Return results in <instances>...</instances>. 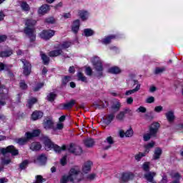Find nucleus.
Segmentation results:
<instances>
[{"mask_svg":"<svg viewBox=\"0 0 183 183\" xmlns=\"http://www.w3.org/2000/svg\"><path fill=\"white\" fill-rule=\"evenodd\" d=\"M4 89H5L6 92H8L4 86H1L0 84V109L6 104L5 102V99H6V94L4 93Z\"/></svg>","mask_w":183,"mask_h":183,"instance_id":"obj_11","label":"nucleus"},{"mask_svg":"<svg viewBox=\"0 0 183 183\" xmlns=\"http://www.w3.org/2000/svg\"><path fill=\"white\" fill-rule=\"evenodd\" d=\"M55 35V31L54 30H44L40 34V38L44 39L45 41H48V39H51L52 36Z\"/></svg>","mask_w":183,"mask_h":183,"instance_id":"obj_9","label":"nucleus"},{"mask_svg":"<svg viewBox=\"0 0 183 183\" xmlns=\"http://www.w3.org/2000/svg\"><path fill=\"white\" fill-rule=\"evenodd\" d=\"M69 46H71V42L64 41L63 44L59 46V48L61 49H66V48H69Z\"/></svg>","mask_w":183,"mask_h":183,"instance_id":"obj_42","label":"nucleus"},{"mask_svg":"<svg viewBox=\"0 0 183 183\" xmlns=\"http://www.w3.org/2000/svg\"><path fill=\"white\" fill-rule=\"evenodd\" d=\"M96 177H97V174L93 173V174H89L86 177V179L87 181H94V179L96 178Z\"/></svg>","mask_w":183,"mask_h":183,"instance_id":"obj_51","label":"nucleus"},{"mask_svg":"<svg viewBox=\"0 0 183 183\" xmlns=\"http://www.w3.org/2000/svg\"><path fill=\"white\" fill-rule=\"evenodd\" d=\"M112 109L114 112H118V111L121 109V102H119V100H117L115 102L113 103L112 106Z\"/></svg>","mask_w":183,"mask_h":183,"instance_id":"obj_24","label":"nucleus"},{"mask_svg":"<svg viewBox=\"0 0 183 183\" xmlns=\"http://www.w3.org/2000/svg\"><path fill=\"white\" fill-rule=\"evenodd\" d=\"M44 127L48 130V129H53L54 130V122L51 119H46L44 122Z\"/></svg>","mask_w":183,"mask_h":183,"instance_id":"obj_19","label":"nucleus"},{"mask_svg":"<svg viewBox=\"0 0 183 183\" xmlns=\"http://www.w3.org/2000/svg\"><path fill=\"white\" fill-rule=\"evenodd\" d=\"M133 102H134V99L132 97H129L127 99V104H128V105L132 104Z\"/></svg>","mask_w":183,"mask_h":183,"instance_id":"obj_62","label":"nucleus"},{"mask_svg":"<svg viewBox=\"0 0 183 183\" xmlns=\"http://www.w3.org/2000/svg\"><path fill=\"white\" fill-rule=\"evenodd\" d=\"M108 72H109V74H120L121 72V69H119V67L118 66H113L109 69Z\"/></svg>","mask_w":183,"mask_h":183,"instance_id":"obj_32","label":"nucleus"},{"mask_svg":"<svg viewBox=\"0 0 183 183\" xmlns=\"http://www.w3.org/2000/svg\"><path fill=\"white\" fill-rule=\"evenodd\" d=\"M171 177L173 180L171 183H179V179H181V174L178 172L172 173Z\"/></svg>","mask_w":183,"mask_h":183,"instance_id":"obj_26","label":"nucleus"},{"mask_svg":"<svg viewBox=\"0 0 183 183\" xmlns=\"http://www.w3.org/2000/svg\"><path fill=\"white\" fill-rule=\"evenodd\" d=\"M41 59L44 65H48V64H49V57H48L45 54H41Z\"/></svg>","mask_w":183,"mask_h":183,"instance_id":"obj_40","label":"nucleus"},{"mask_svg":"<svg viewBox=\"0 0 183 183\" xmlns=\"http://www.w3.org/2000/svg\"><path fill=\"white\" fill-rule=\"evenodd\" d=\"M44 145H45V149L46 151H49L50 149H54L55 152H61V151H65L66 149V146L63 145L62 147L54 144L52 142H51V139L49 138L44 139Z\"/></svg>","mask_w":183,"mask_h":183,"instance_id":"obj_3","label":"nucleus"},{"mask_svg":"<svg viewBox=\"0 0 183 183\" xmlns=\"http://www.w3.org/2000/svg\"><path fill=\"white\" fill-rule=\"evenodd\" d=\"M71 31L74 33V34H77L78 31H79V20H75L73 22V25L71 27Z\"/></svg>","mask_w":183,"mask_h":183,"instance_id":"obj_23","label":"nucleus"},{"mask_svg":"<svg viewBox=\"0 0 183 183\" xmlns=\"http://www.w3.org/2000/svg\"><path fill=\"white\" fill-rule=\"evenodd\" d=\"M55 98H56V94H55L54 93H50L47 96V99L48 101H50V102H52L53 101H54Z\"/></svg>","mask_w":183,"mask_h":183,"instance_id":"obj_46","label":"nucleus"},{"mask_svg":"<svg viewBox=\"0 0 183 183\" xmlns=\"http://www.w3.org/2000/svg\"><path fill=\"white\" fill-rule=\"evenodd\" d=\"M114 118H115V114H114L113 113L108 115L106 118L107 123L111 124V122H112V120L114 119Z\"/></svg>","mask_w":183,"mask_h":183,"instance_id":"obj_44","label":"nucleus"},{"mask_svg":"<svg viewBox=\"0 0 183 183\" xmlns=\"http://www.w3.org/2000/svg\"><path fill=\"white\" fill-rule=\"evenodd\" d=\"M61 130V129H64V124L63 123H58L56 124V127H54L53 131H56V130Z\"/></svg>","mask_w":183,"mask_h":183,"instance_id":"obj_49","label":"nucleus"},{"mask_svg":"<svg viewBox=\"0 0 183 183\" xmlns=\"http://www.w3.org/2000/svg\"><path fill=\"white\" fill-rule=\"evenodd\" d=\"M165 71V68L164 67H157L155 69V74H161Z\"/></svg>","mask_w":183,"mask_h":183,"instance_id":"obj_53","label":"nucleus"},{"mask_svg":"<svg viewBox=\"0 0 183 183\" xmlns=\"http://www.w3.org/2000/svg\"><path fill=\"white\" fill-rule=\"evenodd\" d=\"M93 65L97 72V76L100 78V76H102V71H104V67H102V61L99 58L95 57L93 59Z\"/></svg>","mask_w":183,"mask_h":183,"instance_id":"obj_5","label":"nucleus"},{"mask_svg":"<svg viewBox=\"0 0 183 183\" xmlns=\"http://www.w3.org/2000/svg\"><path fill=\"white\" fill-rule=\"evenodd\" d=\"M124 118H125V114L123 112H120L117 116L116 119H118V121H124Z\"/></svg>","mask_w":183,"mask_h":183,"instance_id":"obj_45","label":"nucleus"},{"mask_svg":"<svg viewBox=\"0 0 183 183\" xmlns=\"http://www.w3.org/2000/svg\"><path fill=\"white\" fill-rule=\"evenodd\" d=\"M21 8L22 11H24V12H28V11L31 9V8L29 7V4L26 3V1H21Z\"/></svg>","mask_w":183,"mask_h":183,"instance_id":"obj_34","label":"nucleus"},{"mask_svg":"<svg viewBox=\"0 0 183 183\" xmlns=\"http://www.w3.org/2000/svg\"><path fill=\"white\" fill-rule=\"evenodd\" d=\"M61 165H66V156L63 157L60 161Z\"/></svg>","mask_w":183,"mask_h":183,"instance_id":"obj_61","label":"nucleus"},{"mask_svg":"<svg viewBox=\"0 0 183 183\" xmlns=\"http://www.w3.org/2000/svg\"><path fill=\"white\" fill-rule=\"evenodd\" d=\"M133 81L134 82V85H137V86L135 89L127 91L125 93L127 97L132 95V94H135V92H138V91L141 89V84H138V80H134Z\"/></svg>","mask_w":183,"mask_h":183,"instance_id":"obj_14","label":"nucleus"},{"mask_svg":"<svg viewBox=\"0 0 183 183\" xmlns=\"http://www.w3.org/2000/svg\"><path fill=\"white\" fill-rule=\"evenodd\" d=\"M75 105V100L72 99L70 102L64 104H63V108L64 109H71V108H72V107H74Z\"/></svg>","mask_w":183,"mask_h":183,"instance_id":"obj_30","label":"nucleus"},{"mask_svg":"<svg viewBox=\"0 0 183 183\" xmlns=\"http://www.w3.org/2000/svg\"><path fill=\"white\" fill-rule=\"evenodd\" d=\"M7 38L6 35H0V42H4Z\"/></svg>","mask_w":183,"mask_h":183,"instance_id":"obj_63","label":"nucleus"},{"mask_svg":"<svg viewBox=\"0 0 183 183\" xmlns=\"http://www.w3.org/2000/svg\"><path fill=\"white\" fill-rule=\"evenodd\" d=\"M48 11H49V6H48V4H44L39 8L38 12L39 15H44V14H46Z\"/></svg>","mask_w":183,"mask_h":183,"instance_id":"obj_20","label":"nucleus"},{"mask_svg":"<svg viewBox=\"0 0 183 183\" xmlns=\"http://www.w3.org/2000/svg\"><path fill=\"white\" fill-rule=\"evenodd\" d=\"M1 164H2V165H8V164H11V159H5L2 158Z\"/></svg>","mask_w":183,"mask_h":183,"instance_id":"obj_54","label":"nucleus"},{"mask_svg":"<svg viewBox=\"0 0 183 183\" xmlns=\"http://www.w3.org/2000/svg\"><path fill=\"white\" fill-rule=\"evenodd\" d=\"M166 118L169 122H174V119H175V115H174V112L169 111L166 114Z\"/></svg>","mask_w":183,"mask_h":183,"instance_id":"obj_25","label":"nucleus"},{"mask_svg":"<svg viewBox=\"0 0 183 183\" xmlns=\"http://www.w3.org/2000/svg\"><path fill=\"white\" fill-rule=\"evenodd\" d=\"M36 98L29 99L27 107H29V108H32V105H34V104H36Z\"/></svg>","mask_w":183,"mask_h":183,"instance_id":"obj_43","label":"nucleus"},{"mask_svg":"<svg viewBox=\"0 0 183 183\" xmlns=\"http://www.w3.org/2000/svg\"><path fill=\"white\" fill-rule=\"evenodd\" d=\"M36 24V21L31 19H27L25 22L26 27L24 28V34L29 36L31 42L36 39L35 27H34Z\"/></svg>","mask_w":183,"mask_h":183,"instance_id":"obj_2","label":"nucleus"},{"mask_svg":"<svg viewBox=\"0 0 183 183\" xmlns=\"http://www.w3.org/2000/svg\"><path fill=\"white\" fill-rule=\"evenodd\" d=\"M79 15L80 18L82 19V21H85L86 19H88V12L87 11H79Z\"/></svg>","mask_w":183,"mask_h":183,"instance_id":"obj_38","label":"nucleus"},{"mask_svg":"<svg viewBox=\"0 0 183 183\" xmlns=\"http://www.w3.org/2000/svg\"><path fill=\"white\" fill-rule=\"evenodd\" d=\"M154 145H155V142H151L148 143L147 145H145L144 147L146 149V152H149V149H151V148H154Z\"/></svg>","mask_w":183,"mask_h":183,"instance_id":"obj_41","label":"nucleus"},{"mask_svg":"<svg viewBox=\"0 0 183 183\" xmlns=\"http://www.w3.org/2000/svg\"><path fill=\"white\" fill-rule=\"evenodd\" d=\"M124 112V115H127V114H130L131 113V109L129 108H125L124 111H122Z\"/></svg>","mask_w":183,"mask_h":183,"instance_id":"obj_64","label":"nucleus"},{"mask_svg":"<svg viewBox=\"0 0 183 183\" xmlns=\"http://www.w3.org/2000/svg\"><path fill=\"white\" fill-rule=\"evenodd\" d=\"M83 178L82 173L79 169L72 168L70 169L68 176L64 175L61 177L60 182L68 183L69 181L70 182L76 183L82 181Z\"/></svg>","mask_w":183,"mask_h":183,"instance_id":"obj_1","label":"nucleus"},{"mask_svg":"<svg viewBox=\"0 0 183 183\" xmlns=\"http://www.w3.org/2000/svg\"><path fill=\"white\" fill-rule=\"evenodd\" d=\"M44 117V113L41 111H35L31 114V119L33 121H36L37 119H41Z\"/></svg>","mask_w":183,"mask_h":183,"instance_id":"obj_18","label":"nucleus"},{"mask_svg":"<svg viewBox=\"0 0 183 183\" xmlns=\"http://www.w3.org/2000/svg\"><path fill=\"white\" fill-rule=\"evenodd\" d=\"M135 178V174L132 172H124L122 173L121 177L119 179L121 183L129 182Z\"/></svg>","mask_w":183,"mask_h":183,"instance_id":"obj_6","label":"nucleus"},{"mask_svg":"<svg viewBox=\"0 0 183 183\" xmlns=\"http://www.w3.org/2000/svg\"><path fill=\"white\" fill-rule=\"evenodd\" d=\"M94 144H95V141H94L93 139H86L84 140V145L87 148H92Z\"/></svg>","mask_w":183,"mask_h":183,"instance_id":"obj_29","label":"nucleus"},{"mask_svg":"<svg viewBox=\"0 0 183 183\" xmlns=\"http://www.w3.org/2000/svg\"><path fill=\"white\" fill-rule=\"evenodd\" d=\"M71 78L69 76H64V78L62 79L63 85H66V84H68V82H69L71 81Z\"/></svg>","mask_w":183,"mask_h":183,"instance_id":"obj_48","label":"nucleus"},{"mask_svg":"<svg viewBox=\"0 0 183 183\" xmlns=\"http://www.w3.org/2000/svg\"><path fill=\"white\" fill-rule=\"evenodd\" d=\"M155 175H157V173L154 172H149V173H147L146 174H144V177L147 181H149V182H152V181H154V177H155Z\"/></svg>","mask_w":183,"mask_h":183,"instance_id":"obj_27","label":"nucleus"},{"mask_svg":"<svg viewBox=\"0 0 183 183\" xmlns=\"http://www.w3.org/2000/svg\"><path fill=\"white\" fill-rule=\"evenodd\" d=\"M34 164H37V165H45L46 164V156L45 154L39 155L36 159L34 160Z\"/></svg>","mask_w":183,"mask_h":183,"instance_id":"obj_13","label":"nucleus"},{"mask_svg":"<svg viewBox=\"0 0 183 183\" xmlns=\"http://www.w3.org/2000/svg\"><path fill=\"white\" fill-rule=\"evenodd\" d=\"M28 164H29V161L24 160L22 162V163L20 164L19 167L21 169H25V168H26V167H28Z\"/></svg>","mask_w":183,"mask_h":183,"instance_id":"obj_47","label":"nucleus"},{"mask_svg":"<svg viewBox=\"0 0 183 183\" xmlns=\"http://www.w3.org/2000/svg\"><path fill=\"white\" fill-rule=\"evenodd\" d=\"M23 66V74L25 76H28V75L31 74V69L32 66L29 64V61L26 60H21Z\"/></svg>","mask_w":183,"mask_h":183,"instance_id":"obj_10","label":"nucleus"},{"mask_svg":"<svg viewBox=\"0 0 183 183\" xmlns=\"http://www.w3.org/2000/svg\"><path fill=\"white\" fill-rule=\"evenodd\" d=\"M20 88L21 89H26V88H28V85H26L25 84V81H24V80L21 81V82H20Z\"/></svg>","mask_w":183,"mask_h":183,"instance_id":"obj_52","label":"nucleus"},{"mask_svg":"<svg viewBox=\"0 0 183 183\" xmlns=\"http://www.w3.org/2000/svg\"><path fill=\"white\" fill-rule=\"evenodd\" d=\"M42 86H44V83H39L36 85V86L34 89V91L35 92L39 91V89H41V88H42Z\"/></svg>","mask_w":183,"mask_h":183,"instance_id":"obj_56","label":"nucleus"},{"mask_svg":"<svg viewBox=\"0 0 183 183\" xmlns=\"http://www.w3.org/2000/svg\"><path fill=\"white\" fill-rule=\"evenodd\" d=\"M154 101L155 98H154V97H150L147 99L146 102L147 104H152V102H154Z\"/></svg>","mask_w":183,"mask_h":183,"instance_id":"obj_59","label":"nucleus"},{"mask_svg":"<svg viewBox=\"0 0 183 183\" xmlns=\"http://www.w3.org/2000/svg\"><path fill=\"white\" fill-rule=\"evenodd\" d=\"M159 127L161 124L157 122H154L149 127V133L145 134L143 136L144 141H149L151 139V137H157V133L159 129Z\"/></svg>","mask_w":183,"mask_h":183,"instance_id":"obj_4","label":"nucleus"},{"mask_svg":"<svg viewBox=\"0 0 183 183\" xmlns=\"http://www.w3.org/2000/svg\"><path fill=\"white\" fill-rule=\"evenodd\" d=\"M137 111H139V112H142V114H145V112H147V108L140 107L137 109Z\"/></svg>","mask_w":183,"mask_h":183,"instance_id":"obj_60","label":"nucleus"},{"mask_svg":"<svg viewBox=\"0 0 183 183\" xmlns=\"http://www.w3.org/2000/svg\"><path fill=\"white\" fill-rule=\"evenodd\" d=\"M39 134H41V130L36 129V130H34L31 133L26 132V137H27V139H32V138L35 137H39Z\"/></svg>","mask_w":183,"mask_h":183,"instance_id":"obj_17","label":"nucleus"},{"mask_svg":"<svg viewBox=\"0 0 183 183\" xmlns=\"http://www.w3.org/2000/svg\"><path fill=\"white\" fill-rule=\"evenodd\" d=\"M28 139H28V137L19 138L16 140V142L19 145H24V144H26V142H28Z\"/></svg>","mask_w":183,"mask_h":183,"instance_id":"obj_36","label":"nucleus"},{"mask_svg":"<svg viewBox=\"0 0 183 183\" xmlns=\"http://www.w3.org/2000/svg\"><path fill=\"white\" fill-rule=\"evenodd\" d=\"M91 167H92V162L87 161L84 162L83 167H82V172L84 174H88L91 171Z\"/></svg>","mask_w":183,"mask_h":183,"instance_id":"obj_16","label":"nucleus"},{"mask_svg":"<svg viewBox=\"0 0 183 183\" xmlns=\"http://www.w3.org/2000/svg\"><path fill=\"white\" fill-rule=\"evenodd\" d=\"M85 74L91 76V75H92V69H91V67L86 68Z\"/></svg>","mask_w":183,"mask_h":183,"instance_id":"obj_57","label":"nucleus"},{"mask_svg":"<svg viewBox=\"0 0 183 183\" xmlns=\"http://www.w3.org/2000/svg\"><path fill=\"white\" fill-rule=\"evenodd\" d=\"M115 35H110L109 36L105 37L104 39H102L101 42L104 45H108V44H111L112 39H115Z\"/></svg>","mask_w":183,"mask_h":183,"instance_id":"obj_21","label":"nucleus"},{"mask_svg":"<svg viewBox=\"0 0 183 183\" xmlns=\"http://www.w3.org/2000/svg\"><path fill=\"white\" fill-rule=\"evenodd\" d=\"M114 144V139L112 137H108L104 142L102 143L104 149H109L111 146Z\"/></svg>","mask_w":183,"mask_h":183,"instance_id":"obj_12","label":"nucleus"},{"mask_svg":"<svg viewBox=\"0 0 183 183\" xmlns=\"http://www.w3.org/2000/svg\"><path fill=\"white\" fill-rule=\"evenodd\" d=\"M12 54H14V51H12V49H9V50H6L0 52V56L1 58H6L8 56H11Z\"/></svg>","mask_w":183,"mask_h":183,"instance_id":"obj_28","label":"nucleus"},{"mask_svg":"<svg viewBox=\"0 0 183 183\" xmlns=\"http://www.w3.org/2000/svg\"><path fill=\"white\" fill-rule=\"evenodd\" d=\"M147 155V152H139L138 154H137L134 156V159H136V161H137L138 162H139V161H141V159H142L143 157H145Z\"/></svg>","mask_w":183,"mask_h":183,"instance_id":"obj_37","label":"nucleus"},{"mask_svg":"<svg viewBox=\"0 0 183 183\" xmlns=\"http://www.w3.org/2000/svg\"><path fill=\"white\" fill-rule=\"evenodd\" d=\"M162 111H164V107H162V106H157L154 107L155 112L159 113L162 112Z\"/></svg>","mask_w":183,"mask_h":183,"instance_id":"obj_55","label":"nucleus"},{"mask_svg":"<svg viewBox=\"0 0 183 183\" xmlns=\"http://www.w3.org/2000/svg\"><path fill=\"white\" fill-rule=\"evenodd\" d=\"M62 54V50L61 49H58V50H53L49 52V56L54 57V56H59Z\"/></svg>","mask_w":183,"mask_h":183,"instance_id":"obj_31","label":"nucleus"},{"mask_svg":"<svg viewBox=\"0 0 183 183\" xmlns=\"http://www.w3.org/2000/svg\"><path fill=\"white\" fill-rule=\"evenodd\" d=\"M66 149H68L74 155H81L82 154V148L76 144H71L69 146L66 147Z\"/></svg>","mask_w":183,"mask_h":183,"instance_id":"obj_7","label":"nucleus"},{"mask_svg":"<svg viewBox=\"0 0 183 183\" xmlns=\"http://www.w3.org/2000/svg\"><path fill=\"white\" fill-rule=\"evenodd\" d=\"M162 154V150L160 148H156L154 149V159H159Z\"/></svg>","mask_w":183,"mask_h":183,"instance_id":"obj_33","label":"nucleus"},{"mask_svg":"<svg viewBox=\"0 0 183 183\" xmlns=\"http://www.w3.org/2000/svg\"><path fill=\"white\" fill-rule=\"evenodd\" d=\"M1 154H3V155H6V154H8V152H9L10 154H11V155H18L19 152L18 149H15V147L12 145H10L9 147H7L6 148H2L1 149Z\"/></svg>","mask_w":183,"mask_h":183,"instance_id":"obj_8","label":"nucleus"},{"mask_svg":"<svg viewBox=\"0 0 183 183\" xmlns=\"http://www.w3.org/2000/svg\"><path fill=\"white\" fill-rule=\"evenodd\" d=\"M46 22H47V24H55V19H54V17H49L46 19Z\"/></svg>","mask_w":183,"mask_h":183,"instance_id":"obj_58","label":"nucleus"},{"mask_svg":"<svg viewBox=\"0 0 183 183\" xmlns=\"http://www.w3.org/2000/svg\"><path fill=\"white\" fill-rule=\"evenodd\" d=\"M142 168L146 172H148V171H149V162H144L142 165Z\"/></svg>","mask_w":183,"mask_h":183,"instance_id":"obj_50","label":"nucleus"},{"mask_svg":"<svg viewBox=\"0 0 183 183\" xmlns=\"http://www.w3.org/2000/svg\"><path fill=\"white\" fill-rule=\"evenodd\" d=\"M77 77L79 81H81V82H85L86 84L88 82V79H86V76H84V74L81 72L77 74Z\"/></svg>","mask_w":183,"mask_h":183,"instance_id":"obj_35","label":"nucleus"},{"mask_svg":"<svg viewBox=\"0 0 183 183\" xmlns=\"http://www.w3.org/2000/svg\"><path fill=\"white\" fill-rule=\"evenodd\" d=\"M41 147L42 146L41 145V144L36 142L31 143V144L30 145V149H31V151H39Z\"/></svg>","mask_w":183,"mask_h":183,"instance_id":"obj_22","label":"nucleus"},{"mask_svg":"<svg viewBox=\"0 0 183 183\" xmlns=\"http://www.w3.org/2000/svg\"><path fill=\"white\" fill-rule=\"evenodd\" d=\"M84 33L85 36H92V35H94V30L91 29H85Z\"/></svg>","mask_w":183,"mask_h":183,"instance_id":"obj_39","label":"nucleus"},{"mask_svg":"<svg viewBox=\"0 0 183 183\" xmlns=\"http://www.w3.org/2000/svg\"><path fill=\"white\" fill-rule=\"evenodd\" d=\"M134 135V130L132 129H129L126 132L124 130L119 131V137L120 138H124V137H127V138H130Z\"/></svg>","mask_w":183,"mask_h":183,"instance_id":"obj_15","label":"nucleus"}]
</instances>
